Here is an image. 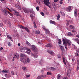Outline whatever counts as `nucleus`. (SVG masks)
Wrapping results in <instances>:
<instances>
[{
	"label": "nucleus",
	"mask_w": 79,
	"mask_h": 79,
	"mask_svg": "<svg viewBox=\"0 0 79 79\" xmlns=\"http://www.w3.org/2000/svg\"><path fill=\"white\" fill-rule=\"evenodd\" d=\"M30 77V75H26V77L28 78Z\"/></svg>",
	"instance_id": "55"
},
{
	"label": "nucleus",
	"mask_w": 79,
	"mask_h": 79,
	"mask_svg": "<svg viewBox=\"0 0 79 79\" xmlns=\"http://www.w3.org/2000/svg\"><path fill=\"white\" fill-rule=\"evenodd\" d=\"M36 79H41V77L38 76Z\"/></svg>",
	"instance_id": "51"
},
{
	"label": "nucleus",
	"mask_w": 79,
	"mask_h": 79,
	"mask_svg": "<svg viewBox=\"0 0 79 79\" xmlns=\"http://www.w3.org/2000/svg\"><path fill=\"white\" fill-rule=\"evenodd\" d=\"M2 72L5 73H9L8 71H7L6 70H4L2 71Z\"/></svg>",
	"instance_id": "27"
},
{
	"label": "nucleus",
	"mask_w": 79,
	"mask_h": 79,
	"mask_svg": "<svg viewBox=\"0 0 79 79\" xmlns=\"http://www.w3.org/2000/svg\"><path fill=\"white\" fill-rule=\"evenodd\" d=\"M61 40L60 39H59V40H58V44H61Z\"/></svg>",
	"instance_id": "38"
},
{
	"label": "nucleus",
	"mask_w": 79,
	"mask_h": 79,
	"mask_svg": "<svg viewBox=\"0 0 79 79\" xmlns=\"http://www.w3.org/2000/svg\"><path fill=\"white\" fill-rule=\"evenodd\" d=\"M15 6L19 10H21L22 9L21 7L19 5H17L16 4H15Z\"/></svg>",
	"instance_id": "7"
},
{
	"label": "nucleus",
	"mask_w": 79,
	"mask_h": 79,
	"mask_svg": "<svg viewBox=\"0 0 79 79\" xmlns=\"http://www.w3.org/2000/svg\"><path fill=\"white\" fill-rule=\"evenodd\" d=\"M32 51L34 52H37L38 51V49L36 48H32Z\"/></svg>",
	"instance_id": "26"
},
{
	"label": "nucleus",
	"mask_w": 79,
	"mask_h": 79,
	"mask_svg": "<svg viewBox=\"0 0 79 79\" xmlns=\"http://www.w3.org/2000/svg\"><path fill=\"white\" fill-rule=\"evenodd\" d=\"M63 60L64 64L66 65V62H65V58H64V57H63Z\"/></svg>",
	"instance_id": "25"
},
{
	"label": "nucleus",
	"mask_w": 79,
	"mask_h": 79,
	"mask_svg": "<svg viewBox=\"0 0 79 79\" xmlns=\"http://www.w3.org/2000/svg\"><path fill=\"white\" fill-rule=\"evenodd\" d=\"M43 29H44V31L46 32H47V34H49V30H48V29H47L46 28H45V27H43Z\"/></svg>",
	"instance_id": "6"
},
{
	"label": "nucleus",
	"mask_w": 79,
	"mask_h": 79,
	"mask_svg": "<svg viewBox=\"0 0 79 79\" xmlns=\"http://www.w3.org/2000/svg\"><path fill=\"white\" fill-rule=\"evenodd\" d=\"M22 69H23V71H26V70H27L26 68L25 67H23Z\"/></svg>",
	"instance_id": "32"
},
{
	"label": "nucleus",
	"mask_w": 79,
	"mask_h": 79,
	"mask_svg": "<svg viewBox=\"0 0 79 79\" xmlns=\"http://www.w3.org/2000/svg\"><path fill=\"white\" fill-rule=\"evenodd\" d=\"M26 44H28V45H30V44H29V42H28V41H26Z\"/></svg>",
	"instance_id": "43"
},
{
	"label": "nucleus",
	"mask_w": 79,
	"mask_h": 79,
	"mask_svg": "<svg viewBox=\"0 0 79 79\" xmlns=\"http://www.w3.org/2000/svg\"><path fill=\"white\" fill-rule=\"evenodd\" d=\"M68 78L67 77H64V78H63V79H67Z\"/></svg>",
	"instance_id": "63"
},
{
	"label": "nucleus",
	"mask_w": 79,
	"mask_h": 79,
	"mask_svg": "<svg viewBox=\"0 0 79 79\" xmlns=\"http://www.w3.org/2000/svg\"><path fill=\"white\" fill-rule=\"evenodd\" d=\"M26 53L29 55L30 54V52H28V51H27L26 52Z\"/></svg>",
	"instance_id": "52"
},
{
	"label": "nucleus",
	"mask_w": 79,
	"mask_h": 79,
	"mask_svg": "<svg viewBox=\"0 0 79 79\" xmlns=\"http://www.w3.org/2000/svg\"><path fill=\"white\" fill-rule=\"evenodd\" d=\"M56 70V69L55 68H54L53 67H50V70L52 71H55Z\"/></svg>",
	"instance_id": "22"
},
{
	"label": "nucleus",
	"mask_w": 79,
	"mask_h": 79,
	"mask_svg": "<svg viewBox=\"0 0 79 79\" xmlns=\"http://www.w3.org/2000/svg\"><path fill=\"white\" fill-rule=\"evenodd\" d=\"M35 48H37L35 47V46L34 45H32V49H35Z\"/></svg>",
	"instance_id": "50"
},
{
	"label": "nucleus",
	"mask_w": 79,
	"mask_h": 79,
	"mask_svg": "<svg viewBox=\"0 0 79 79\" xmlns=\"http://www.w3.org/2000/svg\"><path fill=\"white\" fill-rule=\"evenodd\" d=\"M60 48L61 49V50L63 51V50L64 49V48H63V46L60 45Z\"/></svg>",
	"instance_id": "30"
},
{
	"label": "nucleus",
	"mask_w": 79,
	"mask_h": 79,
	"mask_svg": "<svg viewBox=\"0 0 79 79\" xmlns=\"http://www.w3.org/2000/svg\"><path fill=\"white\" fill-rule=\"evenodd\" d=\"M23 59H24V58H21L20 60L21 62L24 63V64H26L27 62L29 63V62H30V60L28 58H27V60L26 59H24L25 61H24Z\"/></svg>",
	"instance_id": "2"
},
{
	"label": "nucleus",
	"mask_w": 79,
	"mask_h": 79,
	"mask_svg": "<svg viewBox=\"0 0 79 79\" xmlns=\"http://www.w3.org/2000/svg\"><path fill=\"white\" fill-rule=\"evenodd\" d=\"M22 28L23 29H24L27 32H29V29L27 27L23 28Z\"/></svg>",
	"instance_id": "13"
},
{
	"label": "nucleus",
	"mask_w": 79,
	"mask_h": 79,
	"mask_svg": "<svg viewBox=\"0 0 79 79\" xmlns=\"http://www.w3.org/2000/svg\"><path fill=\"white\" fill-rule=\"evenodd\" d=\"M26 56L23 54H20V57L21 58H25Z\"/></svg>",
	"instance_id": "12"
},
{
	"label": "nucleus",
	"mask_w": 79,
	"mask_h": 79,
	"mask_svg": "<svg viewBox=\"0 0 79 79\" xmlns=\"http://www.w3.org/2000/svg\"><path fill=\"white\" fill-rule=\"evenodd\" d=\"M72 61H73V62H74L75 61V59L74 58H73L72 59Z\"/></svg>",
	"instance_id": "57"
},
{
	"label": "nucleus",
	"mask_w": 79,
	"mask_h": 79,
	"mask_svg": "<svg viewBox=\"0 0 79 79\" xmlns=\"http://www.w3.org/2000/svg\"><path fill=\"white\" fill-rule=\"evenodd\" d=\"M19 27L20 28H27V27H24V26H23L21 25H19Z\"/></svg>",
	"instance_id": "17"
},
{
	"label": "nucleus",
	"mask_w": 79,
	"mask_h": 79,
	"mask_svg": "<svg viewBox=\"0 0 79 79\" xmlns=\"http://www.w3.org/2000/svg\"><path fill=\"white\" fill-rule=\"evenodd\" d=\"M69 25V23H66V25L68 26Z\"/></svg>",
	"instance_id": "62"
},
{
	"label": "nucleus",
	"mask_w": 79,
	"mask_h": 79,
	"mask_svg": "<svg viewBox=\"0 0 79 79\" xmlns=\"http://www.w3.org/2000/svg\"><path fill=\"white\" fill-rule=\"evenodd\" d=\"M69 27L70 28H71L72 29H75V28L74 27H73V26H72V25H70L69 26Z\"/></svg>",
	"instance_id": "28"
},
{
	"label": "nucleus",
	"mask_w": 79,
	"mask_h": 79,
	"mask_svg": "<svg viewBox=\"0 0 79 79\" xmlns=\"http://www.w3.org/2000/svg\"><path fill=\"white\" fill-rule=\"evenodd\" d=\"M61 78V75L59 74L57 76V79H60Z\"/></svg>",
	"instance_id": "18"
},
{
	"label": "nucleus",
	"mask_w": 79,
	"mask_h": 79,
	"mask_svg": "<svg viewBox=\"0 0 79 79\" xmlns=\"http://www.w3.org/2000/svg\"><path fill=\"white\" fill-rule=\"evenodd\" d=\"M51 73L50 72H47V75L48 76H51Z\"/></svg>",
	"instance_id": "31"
},
{
	"label": "nucleus",
	"mask_w": 79,
	"mask_h": 79,
	"mask_svg": "<svg viewBox=\"0 0 79 79\" xmlns=\"http://www.w3.org/2000/svg\"><path fill=\"white\" fill-rule=\"evenodd\" d=\"M59 0H54V2H57Z\"/></svg>",
	"instance_id": "53"
},
{
	"label": "nucleus",
	"mask_w": 79,
	"mask_h": 79,
	"mask_svg": "<svg viewBox=\"0 0 79 79\" xmlns=\"http://www.w3.org/2000/svg\"><path fill=\"white\" fill-rule=\"evenodd\" d=\"M50 23L51 24H52L54 25H56V23H55V22L52 21V20L50 21Z\"/></svg>",
	"instance_id": "14"
},
{
	"label": "nucleus",
	"mask_w": 79,
	"mask_h": 79,
	"mask_svg": "<svg viewBox=\"0 0 79 79\" xmlns=\"http://www.w3.org/2000/svg\"><path fill=\"white\" fill-rule=\"evenodd\" d=\"M9 14L10 16H12V17H13V15L11 14V13L9 12Z\"/></svg>",
	"instance_id": "42"
},
{
	"label": "nucleus",
	"mask_w": 79,
	"mask_h": 79,
	"mask_svg": "<svg viewBox=\"0 0 79 79\" xmlns=\"http://www.w3.org/2000/svg\"><path fill=\"white\" fill-rule=\"evenodd\" d=\"M38 3H40V1H38Z\"/></svg>",
	"instance_id": "64"
},
{
	"label": "nucleus",
	"mask_w": 79,
	"mask_h": 79,
	"mask_svg": "<svg viewBox=\"0 0 79 79\" xmlns=\"http://www.w3.org/2000/svg\"><path fill=\"white\" fill-rule=\"evenodd\" d=\"M63 43L64 45H66L67 44L69 45H71V41L70 40H63Z\"/></svg>",
	"instance_id": "1"
},
{
	"label": "nucleus",
	"mask_w": 79,
	"mask_h": 79,
	"mask_svg": "<svg viewBox=\"0 0 79 79\" xmlns=\"http://www.w3.org/2000/svg\"><path fill=\"white\" fill-rule=\"evenodd\" d=\"M11 74L12 75H14V72H13V71L11 72Z\"/></svg>",
	"instance_id": "47"
},
{
	"label": "nucleus",
	"mask_w": 79,
	"mask_h": 79,
	"mask_svg": "<svg viewBox=\"0 0 79 79\" xmlns=\"http://www.w3.org/2000/svg\"><path fill=\"white\" fill-rule=\"evenodd\" d=\"M7 37L8 39L10 40V41H12V37L9 36V35H7Z\"/></svg>",
	"instance_id": "21"
},
{
	"label": "nucleus",
	"mask_w": 79,
	"mask_h": 79,
	"mask_svg": "<svg viewBox=\"0 0 79 79\" xmlns=\"http://www.w3.org/2000/svg\"><path fill=\"white\" fill-rule=\"evenodd\" d=\"M3 49V48H2V47H1V48H0V50H2Z\"/></svg>",
	"instance_id": "61"
},
{
	"label": "nucleus",
	"mask_w": 79,
	"mask_h": 79,
	"mask_svg": "<svg viewBox=\"0 0 79 79\" xmlns=\"http://www.w3.org/2000/svg\"><path fill=\"white\" fill-rule=\"evenodd\" d=\"M58 58H61V56H60V55H58Z\"/></svg>",
	"instance_id": "54"
},
{
	"label": "nucleus",
	"mask_w": 79,
	"mask_h": 79,
	"mask_svg": "<svg viewBox=\"0 0 79 79\" xmlns=\"http://www.w3.org/2000/svg\"><path fill=\"white\" fill-rule=\"evenodd\" d=\"M71 6H69L66 9V10L68 11H69L71 10Z\"/></svg>",
	"instance_id": "15"
},
{
	"label": "nucleus",
	"mask_w": 79,
	"mask_h": 79,
	"mask_svg": "<svg viewBox=\"0 0 79 79\" xmlns=\"http://www.w3.org/2000/svg\"><path fill=\"white\" fill-rule=\"evenodd\" d=\"M75 56H76L78 57V56H79V55L78 54V53H76L75 54Z\"/></svg>",
	"instance_id": "39"
},
{
	"label": "nucleus",
	"mask_w": 79,
	"mask_h": 79,
	"mask_svg": "<svg viewBox=\"0 0 79 79\" xmlns=\"http://www.w3.org/2000/svg\"><path fill=\"white\" fill-rule=\"evenodd\" d=\"M7 25L9 27H10V26H11L10 25V22H7Z\"/></svg>",
	"instance_id": "34"
},
{
	"label": "nucleus",
	"mask_w": 79,
	"mask_h": 79,
	"mask_svg": "<svg viewBox=\"0 0 79 79\" xmlns=\"http://www.w3.org/2000/svg\"><path fill=\"white\" fill-rule=\"evenodd\" d=\"M3 12H4V15L6 16H7V13L9 14V13H10L8 10H3Z\"/></svg>",
	"instance_id": "8"
},
{
	"label": "nucleus",
	"mask_w": 79,
	"mask_h": 79,
	"mask_svg": "<svg viewBox=\"0 0 79 79\" xmlns=\"http://www.w3.org/2000/svg\"><path fill=\"white\" fill-rule=\"evenodd\" d=\"M67 35L68 36H73V35L72 34H71V33L70 32H68V33L67 34Z\"/></svg>",
	"instance_id": "24"
},
{
	"label": "nucleus",
	"mask_w": 79,
	"mask_h": 79,
	"mask_svg": "<svg viewBox=\"0 0 79 79\" xmlns=\"http://www.w3.org/2000/svg\"><path fill=\"white\" fill-rule=\"evenodd\" d=\"M11 10L12 11L14 12V15L17 16L19 15V12H17L16 10H15L13 9H12Z\"/></svg>",
	"instance_id": "4"
},
{
	"label": "nucleus",
	"mask_w": 79,
	"mask_h": 79,
	"mask_svg": "<svg viewBox=\"0 0 79 79\" xmlns=\"http://www.w3.org/2000/svg\"><path fill=\"white\" fill-rule=\"evenodd\" d=\"M43 2H44V3L45 5L49 7H50L49 5L50 4V3L49 2V0H44Z\"/></svg>",
	"instance_id": "3"
},
{
	"label": "nucleus",
	"mask_w": 79,
	"mask_h": 79,
	"mask_svg": "<svg viewBox=\"0 0 79 79\" xmlns=\"http://www.w3.org/2000/svg\"><path fill=\"white\" fill-rule=\"evenodd\" d=\"M61 15L63 16L64 15V12H61Z\"/></svg>",
	"instance_id": "46"
},
{
	"label": "nucleus",
	"mask_w": 79,
	"mask_h": 79,
	"mask_svg": "<svg viewBox=\"0 0 79 79\" xmlns=\"http://www.w3.org/2000/svg\"><path fill=\"white\" fill-rule=\"evenodd\" d=\"M74 40L75 42H77V43H78V44H79V40H78V39L77 38L75 39H74Z\"/></svg>",
	"instance_id": "20"
},
{
	"label": "nucleus",
	"mask_w": 79,
	"mask_h": 79,
	"mask_svg": "<svg viewBox=\"0 0 79 79\" xmlns=\"http://www.w3.org/2000/svg\"><path fill=\"white\" fill-rule=\"evenodd\" d=\"M2 25H3L2 23H0V27H1Z\"/></svg>",
	"instance_id": "48"
},
{
	"label": "nucleus",
	"mask_w": 79,
	"mask_h": 79,
	"mask_svg": "<svg viewBox=\"0 0 79 79\" xmlns=\"http://www.w3.org/2000/svg\"><path fill=\"white\" fill-rule=\"evenodd\" d=\"M40 33V32L39 31H35L34 32V34H36V35H38Z\"/></svg>",
	"instance_id": "19"
},
{
	"label": "nucleus",
	"mask_w": 79,
	"mask_h": 79,
	"mask_svg": "<svg viewBox=\"0 0 79 79\" xmlns=\"http://www.w3.org/2000/svg\"><path fill=\"white\" fill-rule=\"evenodd\" d=\"M72 32L73 33H75L76 32V31H75L72 30Z\"/></svg>",
	"instance_id": "60"
},
{
	"label": "nucleus",
	"mask_w": 79,
	"mask_h": 79,
	"mask_svg": "<svg viewBox=\"0 0 79 79\" xmlns=\"http://www.w3.org/2000/svg\"><path fill=\"white\" fill-rule=\"evenodd\" d=\"M79 69V67L78 66H77V70L78 71V69Z\"/></svg>",
	"instance_id": "49"
},
{
	"label": "nucleus",
	"mask_w": 79,
	"mask_h": 79,
	"mask_svg": "<svg viewBox=\"0 0 79 79\" xmlns=\"http://www.w3.org/2000/svg\"><path fill=\"white\" fill-rule=\"evenodd\" d=\"M47 52H48V53L51 55L53 54V52H51V50H48Z\"/></svg>",
	"instance_id": "16"
},
{
	"label": "nucleus",
	"mask_w": 79,
	"mask_h": 79,
	"mask_svg": "<svg viewBox=\"0 0 79 79\" xmlns=\"http://www.w3.org/2000/svg\"><path fill=\"white\" fill-rule=\"evenodd\" d=\"M60 18V15L59 14H58V16H57V20L58 21L59 20V19Z\"/></svg>",
	"instance_id": "33"
},
{
	"label": "nucleus",
	"mask_w": 79,
	"mask_h": 79,
	"mask_svg": "<svg viewBox=\"0 0 79 79\" xmlns=\"http://www.w3.org/2000/svg\"><path fill=\"white\" fill-rule=\"evenodd\" d=\"M19 55H14V56L13 57V61L14 60V58H16L17 59H19Z\"/></svg>",
	"instance_id": "9"
},
{
	"label": "nucleus",
	"mask_w": 79,
	"mask_h": 79,
	"mask_svg": "<svg viewBox=\"0 0 79 79\" xmlns=\"http://www.w3.org/2000/svg\"><path fill=\"white\" fill-rule=\"evenodd\" d=\"M77 63H78V64L79 65V60H77Z\"/></svg>",
	"instance_id": "58"
},
{
	"label": "nucleus",
	"mask_w": 79,
	"mask_h": 79,
	"mask_svg": "<svg viewBox=\"0 0 79 79\" xmlns=\"http://www.w3.org/2000/svg\"><path fill=\"white\" fill-rule=\"evenodd\" d=\"M43 63H44V61H43V60H41L40 62V64L42 65L43 64Z\"/></svg>",
	"instance_id": "23"
},
{
	"label": "nucleus",
	"mask_w": 79,
	"mask_h": 79,
	"mask_svg": "<svg viewBox=\"0 0 79 79\" xmlns=\"http://www.w3.org/2000/svg\"><path fill=\"white\" fill-rule=\"evenodd\" d=\"M33 24H34V27L36 28V27H37V26H36V25H35V22H34Z\"/></svg>",
	"instance_id": "40"
},
{
	"label": "nucleus",
	"mask_w": 79,
	"mask_h": 79,
	"mask_svg": "<svg viewBox=\"0 0 79 79\" xmlns=\"http://www.w3.org/2000/svg\"><path fill=\"white\" fill-rule=\"evenodd\" d=\"M74 16L75 17H77V9H75V11L74 12Z\"/></svg>",
	"instance_id": "10"
},
{
	"label": "nucleus",
	"mask_w": 79,
	"mask_h": 79,
	"mask_svg": "<svg viewBox=\"0 0 79 79\" xmlns=\"http://www.w3.org/2000/svg\"><path fill=\"white\" fill-rule=\"evenodd\" d=\"M67 74H70V70L68 69L67 70Z\"/></svg>",
	"instance_id": "36"
},
{
	"label": "nucleus",
	"mask_w": 79,
	"mask_h": 79,
	"mask_svg": "<svg viewBox=\"0 0 79 79\" xmlns=\"http://www.w3.org/2000/svg\"><path fill=\"white\" fill-rule=\"evenodd\" d=\"M76 37L79 38V35H76Z\"/></svg>",
	"instance_id": "56"
},
{
	"label": "nucleus",
	"mask_w": 79,
	"mask_h": 79,
	"mask_svg": "<svg viewBox=\"0 0 79 79\" xmlns=\"http://www.w3.org/2000/svg\"><path fill=\"white\" fill-rule=\"evenodd\" d=\"M23 9L24 10V11L26 13L28 14L29 13V10L25 8H23Z\"/></svg>",
	"instance_id": "5"
},
{
	"label": "nucleus",
	"mask_w": 79,
	"mask_h": 79,
	"mask_svg": "<svg viewBox=\"0 0 79 79\" xmlns=\"http://www.w3.org/2000/svg\"><path fill=\"white\" fill-rule=\"evenodd\" d=\"M60 4H63V2H61V1H60Z\"/></svg>",
	"instance_id": "59"
},
{
	"label": "nucleus",
	"mask_w": 79,
	"mask_h": 79,
	"mask_svg": "<svg viewBox=\"0 0 79 79\" xmlns=\"http://www.w3.org/2000/svg\"><path fill=\"white\" fill-rule=\"evenodd\" d=\"M25 49H26V50L27 51H28L30 52H31V50H30V49L27 48L25 47Z\"/></svg>",
	"instance_id": "35"
},
{
	"label": "nucleus",
	"mask_w": 79,
	"mask_h": 79,
	"mask_svg": "<svg viewBox=\"0 0 79 79\" xmlns=\"http://www.w3.org/2000/svg\"><path fill=\"white\" fill-rule=\"evenodd\" d=\"M8 45L9 46H11V44H10V42H8Z\"/></svg>",
	"instance_id": "44"
},
{
	"label": "nucleus",
	"mask_w": 79,
	"mask_h": 79,
	"mask_svg": "<svg viewBox=\"0 0 79 79\" xmlns=\"http://www.w3.org/2000/svg\"><path fill=\"white\" fill-rule=\"evenodd\" d=\"M39 6H37V7H36V10H37L38 11H39Z\"/></svg>",
	"instance_id": "45"
},
{
	"label": "nucleus",
	"mask_w": 79,
	"mask_h": 79,
	"mask_svg": "<svg viewBox=\"0 0 79 79\" xmlns=\"http://www.w3.org/2000/svg\"><path fill=\"white\" fill-rule=\"evenodd\" d=\"M30 13L34 14V15L35 14L34 13V11H33V10H31L30 11Z\"/></svg>",
	"instance_id": "37"
},
{
	"label": "nucleus",
	"mask_w": 79,
	"mask_h": 79,
	"mask_svg": "<svg viewBox=\"0 0 79 79\" xmlns=\"http://www.w3.org/2000/svg\"><path fill=\"white\" fill-rule=\"evenodd\" d=\"M52 47V46L51 44H48L46 45V47H49V48H51Z\"/></svg>",
	"instance_id": "11"
},
{
	"label": "nucleus",
	"mask_w": 79,
	"mask_h": 79,
	"mask_svg": "<svg viewBox=\"0 0 79 79\" xmlns=\"http://www.w3.org/2000/svg\"><path fill=\"white\" fill-rule=\"evenodd\" d=\"M32 56L34 57V58H36L38 57V55H34L33 54H32Z\"/></svg>",
	"instance_id": "29"
},
{
	"label": "nucleus",
	"mask_w": 79,
	"mask_h": 79,
	"mask_svg": "<svg viewBox=\"0 0 79 79\" xmlns=\"http://www.w3.org/2000/svg\"><path fill=\"white\" fill-rule=\"evenodd\" d=\"M41 15L43 16H44V13L43 12H41Z\"/></svg>",
	"instance_id": "41"
}]
</instances>
